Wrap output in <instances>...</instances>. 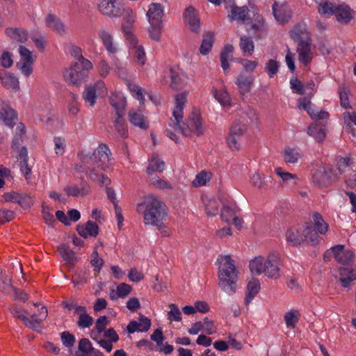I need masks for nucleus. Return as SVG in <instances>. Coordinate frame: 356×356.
Returning a JSON list of instances; mask_svg holds the SVG:
<instances>
[{"instance_id": "f257e3e1", "label": "nucleus", "mask_w": 356, "mask_h": 356, "mask_svg": "<svg viewBox=\"0 0 356 356\" xmlns=\"http://www.w3.org/2000/svg\"><path fill=\"white\" fill-rule=\"evenodd\" d=\"M78 157L80 161L75 165L76 171L85 172L93 181L99 180L101 186L110 184L108 177L102 174L112 165L111 152L106 144H100L92 154L82 151L78 153Z\"/></svg>"}, {"instance_id": "f03ea898", "label": "nucleus", "mask_w": 356, "mask_h": 356, "mask_svg": "<svg viewBox=\"0 0 356 356\" xmlns=\"http://www.w3.org/2000/svg\"><path fill=\"white\" fill-rule=\"evenodd\" d=\"M187 95L188 92H184L175 95V106L172 111L174 121H172V126L175 129L181 131L186 136L193 134L200 136L204 133V128L198 114L193 113L183 127L180 125L184 117L183 110L186 106Z\"/></svg>"}, {"instance_id": "7ed1b4c3", "label": "nucleus", "mask_w": 356, "mask_h": 356, "mask_svg": "<svg viewBox=\"0 0 356 356\" xmlns=\"http://www.w3.org/2000/svg\"><path fill=\"white\" fill-rule=\"evenodd\" d=\"M136 211L143 215L145 225H158L167 217L165 204L153 195L145 196L143 202L136 205Z\"/></svg>"}, {"instance_id": "20e7f679", "label": "nucleus", "mask_w": 356, "mask_h": 356, "mask_svg": "<svg viewBox=\"0 0 356 356\" xmlns=\"http://www.w3.org/2000/svg\"><path fill=\"white\" fill-rule=\"evenodd\" d=\"M281 265L280 256L277 252H273L266 257H257L252 259L249 268L254 275L264 274L270 279L277 280L280 277Z\"/></svg>"}, {"instance_id": "39448f33", "label": "nucleus", "mask_w": 356, "mask_h": 356, "mask_svg": "<svg viewBox=\"0 0 356 356\" xmlns=\"http://www.w3.org/2000/svg\"><path fill=\"white\" fill-rule=\"evenodd\" d=\"M218 261L220 262L218 270L219 286L226 293L232 295L236 291L238 280L234 261L229 255H221Z\"/></svg>"}, {"instance_id": "423d86ee", "label": "nucleus", "mask_w": 356, "mask_h": 356, "mask_svg": "<svg viewBox=\"0 0 356 356\" xmlns=\"http://www.w3.org/2000/svg\"><path fill=\"white\" fill-rule=\"evenodd\" d=\"M165 169V162L159 157L154 156L149 160V165L147 168L148 181L154 186L160 189L171 188V184L168 181L161 179L154 172H161Z\"/></svg>"}, {"instance_id": "0eeeda50", "label": "nucleus", "mask_w": 356, "mask_h": 356, "mask_svg": "<svg viewBox=\"0 0 356 356\" xmlns=\"http://www.w3.org/2000/svg\"><path fill=\"white\" fill-rule=\"evenodd\" d=\"M110 102L112 106L114 107L117 115V118L114 122L115 129L122 137H126L127 129L122 118L126 106L125 99L122 96L112 95L110 97Z\"/></svg>"}, {"instance_id": "6e6552de", "label": "nucleus", "mask_w": 356, "mask_h": 356, "mask_svg": "<svg viewBox=\"0 0 356 356\" xmlns=\"http://www.w3.org/2000/svg\"><path fill=\"white\" fill-rule=\"evenodd\" d=\"M90 70L85 69L80 63H74L64 71L65 79L72 85H79L87 76Z\"/></svg>"}, {"instance_id": "1a4fd4ad", "label": "nucleus", "mask_w": 356, "mask_h": 356, "mask_svg": "<svg viewBox=\"0 0 356 356\" xmlns=\"http://www.w3.org/2000/svg\"><path fill=\"white\" fill-rule=\"evenodd\" d=\"M99 11L105 15L118 17L123 14V0H103L99 5Z\"/></svg>"}, {"instance_id": "9d476101", "label": "nucleus", "mask_w": 356, "mask_h": 356, "mask_svg": "<svg viewBox=\"0 0 356 356\" xmlns=\"http://www.w3.org/2000/svg\"><path fill=\"white\" fill-rule=\"evenodd\" d=\"M332 171L325 166H319L312 172V182L319 188L327 187L332 182Z\"/></svg>"}, {"instance_id": "9b49d317", "label": "nucleus", "mask_w": 356, "mask_h": 356, "mask_svg": "<svg viewBox=\"0 0 356 356\" xmlns=\"http://www.w3.org/2000/svg\"><path fill=\"white\" fill-rule=\"evenodd\" d=\"M298 107L300 109H303L307 111L312 119L323 120L327 119L329 116L328 113L326 111H318L311 101L306 97H300L298 99Z\"/></svg>"}, {"instance_id": "f8f14e48", "label": "nucleus", "mask_w": 356, "mask_h": 356, "mask_svg": "<svg viewBox=\"0 0 356 356\" xmlns=\"http://www.w3.org/2000/svg\"><path fill=\"white\" fill-rule=\"evenodd\" d=\"M47 309L46 307L42 306L38 309V313H33L30 316V317H28L31 325L25 326L33 331L40 332L43 328V321L47 318Z\"/></svg>"}, {"instance_id": "ddd939ff", "label": "nucleus", "mask_w": 356, "mask_h": 356, "mask_svg": "<svg viewBox=\"0 0 356 356\" xmlns=\"http://www.w3.org/2000/svg\"><path fill=\"white\" fill-rule=\"evenodd\" d=\"M170 87L175 90L181 89L186 83L188 77L186 73L178 66L170 68Z\"/></svg>"}, {"instance_id": "4468645a", "label": "nucleus", "mask_w": 356, "mask_h": 356, "mask_svg": "<svg viewBox=\"0 0 356 356\" xmlns=\"http://www.w3.org/2000/svg\"><path fill=\"white\" fill-rule=\"evenodd\" d=\"M291 38L298 43L311 41L310 33L305 23H300L293 26L290 31Z\"/></svg>"}, {"instance_id": "2eb2a0df", "label": "nucleus", "mask_w": 356, "mask_h": 356, "mask_svg": "<svg viewBox=\"0 0 356 356\" xmlns=\"http://www.w3.org/2000/svg\"><path fill=\"white\" fill-rule=\"evenodd\" d=\"M3 197L6 202L17 203L24 208L30 207L32 204L31 197L26 193H18L12 191L4 193Z\"/></svg>"}, {"instance_id": "dca6fc26", "label": "nucleus", "mask_w": 356, "mask_h": 356, "mask_svg": "<svg viewBox=\"0 0 356 356\" xmlns=\"http://www.w3.org/2000/svg\"><path fill=\"white\" fill-rule=\"evenodd\" d=\"M151 320L143 316L140 315L139 317V322L136 321H131L127 325V330L129 334L134 333L135 332H147L151 327Z\"/></svg>"}, {"instance_id": "f3484780", "label": "nucleus", "mask_w": 356, "mask_h": 356, "mask_svg": "<svg viewBox=\"0 0 356 356\" xmlns=\"http://www.w3.org/2000/svg\"><path fill=\"white\" fill-rule=\"evenodd\" d=\"M130 48L133 49V54L136 61L141 66L144 65L146 62V54L144 48L141 45L138 44V40L135 36L127 38Z\"/></svg>"}, {"instance_id": "a211bd4d", "label": "nucleus", "mask_w": 356, "mask_h": 356, "mask_svg": "<svg viewBox=\"0 0 356 356\" xmlns=\"http://www.w3.org/2000/svg\"><path fill=\"white\" fill-rule=\"evenodd\" d=\"M297 52L299 61L304 65H307L313 58V54L311 49V41L298 43L297 45Z\"/></svg>"}, {"instance_id": "6ab92c4d", "label": "nucleus", "mask_w": 356, "mask_h": 356, "mask_svg": "<svg viewBox=\"0 0 356 356\" xmlns=\"http://www.w3.org/2000/svg\"><path fill=\"white\" fill-rule=\"evenodd\" d=\"M123 13H124V17L122 24V30L127 35V38L131 36H134L132 33V26L136 18V14L129 8H124Z\"/></svg>"}, {"instance_id": "aec40b11", "label": "nucleus", "mask_w": 356, "mask_h": 356, "mask_svg": "<svg viewBox=\"0 0 356 356\" xmlns=\"http://www.w3.org/2000/svg\"><path fill=\"white\" fill-rule=\"evenodd\" d=\"M149 23H163V8L160 3H152L146 14Z\"/></svg>"}, {"instance_id": "412c9836", "label": "nucleus", "mask_w": 356, "mask_h": 356, "mask_svg": "<svg viewBox=\"0 0 356 356\" xmlns=\"http://www.w3.org/2000/svg\"><path fill=\"white\" fill-rule=\"evenodd\" d=\"M273 13L275 18L280 23H285L291 17L290 9L286 5L275 3L273 6Z\"/></svg>"}, {"instance_id": "4be33fe9", "label": "nucleus", "mask_w": 356, "mask_h": 356, "mask_svg": "<svg viewBox=\"0 0 356 356\" xmlns=\"http://www.w3.org/2000/svg\"><path fill=\"white\" fill-rule=\"evenodd\" d=\"M353 258V252L350 250L345 249L343 245H335L334 259L337 262L342 264H348Z\"/></svg>"}, {"instance_id": "5701e85b", "label": "nucleus", "mask_w": 356, "mask_h": 356, "mask_svg": "<svg viewBox=\"0 0 356 356\" xmlns=\"http://www.w3.org/2000/svg\"><path fill=\"white\" fill-rule=\"evenodd\" d=\"M184 18L186 22L193 32H197L200 30V19L196 11L193 7H188L186 9Z\"/></svg>"}, {"instance_id": "b1692460", "label": "nucleus", "mask_w": 356, "mask_h": 356, "mask_svg": "<svg viewBox=\"0 0 356 356\" xmlns=\"http://www.w3.org/2000/svg\"><path fill=\"white\" fill-rule=\"evenodd\" d=\"M98 36L108 53L114 54L118 51L117 46L113 43V38L108 30L101 29L98 31Z\"/></svg>"}, {"instance_id": "393cba45", "label": "nucleus", "mask_w": 356, "mask_h": 356, "mask_svg": "<svg viewBox=\"0 0 356 356\" xmlns=\"http://www.w3.org/2000/svg\"><path fill=\"white\" fill-rule=\"evenodd\" d=\"M79 234L83 237H96L99 234V227L96 222L88 220L86 225H79L76 229Z\"/></svg>"}, {"instance_id": "a878e982", "label": "nucleus", "mask_w": 356, "mask_h": 356, "mask_svg": "<svg viewBox=\"0 0 356 356\" xmlns=\"http://www.w3.org/2000/svg\"><path fill=\"white\" fill-rule=\"evenodd\" d=\"M17 113L9 105L3 104L0 107V119L8 126L12 127L17 119Z\"/></svg>"}, {"instance_id": "bb28decb", "label": "nucleus", "mask_w": 356, "mask_h": 356, "mask_svg": "<svg viewBox=\"0 0 356 356\" xmlns=\"http://www.w3.org/2000/svg\"><path fill=\"white\" fill-rule=\"evenodd\" d=\"M286 238L288 243L293 246H298L305 242V238L303 235V231L296 227H291L287 229L286 232Z\"/></svg>"}, {"instance_id": "cd10ccee", "label": "nucleus", "mask_w": 356, "mask_h": 356, "mask_svg": "<svg viewBox=\"0 0 356 356\" xmlns=\"http://www.w3.org/2000/svg\"><path fill=\"white\" fill-rule=\"evenodd\" d=\"M128 115L131 124L134 126L138 127L142 129L148 128V122L140 111L131 109L129 111Z\"/></svg>"}, {"instance_id": "c85d7f7f", "label": "nucleus", "mask_w": 356, "mask_h": 356, "mask_svg": "<svg viewBox=\"0 0 356 356\" xmlns=\"http://www.w3.org/2000/svg\"><path fill=\"white\" fill-rule=\"evenodd\" d=\"M68 51L72 56L78 60L76 63H80L85 69L93 68L92 63L82 56V50L79 47L71 44L68 47Z\"/></svg>"}, {"instance_id": "c756f323", "label": "nucleus", "mask_w": 356, "mask_h": 356, "mask_svg": "<svg viewBox=\"0 0 356 356\" xmlns=\"http://www.w3.org/2000/svg\"><path fill=\"white\" fill-rule=\"evenodd\" d=\"M254 76L252 75L240 74L236 79L235 83L237 85L241 95L250 92L254 82Z\"/></svg>"}, {"instance_id": "7c9ffc66", "label": "nucleus", "mask_w": 356, "mask_h": 356, "mask_svg": "<svg viewBox=\"0 0 356 356\" xmlns=\"http://www.w3.org/2000/svg\"><path fill=\"white\" fill-rule=\"evenodd\" d=\"M58 252L66 264L74 265L77 261L76 253L70 248L62 243L58 246Z\"/></svg>"}, {"instance_id": "2f4dec72", "label": "nucleus", "mask_w": 356, "mask_h": 356, "mask_svg": "<svg viewBox=\"0 0 356 356\" xmlns=\"http://www.w3.org/2000/svg\"><path fill=\"white\" fill-rule=\"evenodd\" d=\"M339 273V281L343 287H348L351 282L356 280V270L350 267L340 268Z\"/></svg>"}, {"instance_id": "473e14b6", "label": "nucleus", "mask_w": 356, "mask_h": 356, "mask_svg": "<svg viewBox=\"0 0 356 356\" xmlns=\"http://www.w3.org/2000/svg\"><path fill=\"white\" fill-rule=\"evenodd\" d=\"M248 13V8L247 6L238 7L235 5H232L231 13L229 15V17L231 20L243 23L247 19Z\"/></svg>"}, {"instance_id": "72a5a7b5", "label": "nucleus", "mask_w": 356, "mask_h": 356, "mask_svg": "<svg viewBox=\"0 0 356 356\" xmlns=\"http://www.w3.org/2000/svg\"><path fill=\"white\" fill-rule=\"evenodd\" d=\"M68 196L78 197L87 195L90 192V187L87 183H82L81 187L75 185L67 186L64 188Z\"/></svg>"}, {"instance_id": "f704fd0d", "label": "nucleus", "mask_w": 356, "mask_h": 356, "mask_svg": "<svg viewBox=\"0 0 356 356\" xmlns=\"http://www.w3.org/2000/svg\"><path fill=\"white\" fill-rule=\"evenodd\" d=\"M260 289V283L257 279H252L247 286V293L245 298V305H249L258 293Z\"/></svg>"}, {"instance_id": "c9c22d12", "label": "nucleus", "mask_w": 356, "mask_h": 356, "mask_svg": "<svg viewBox=\"0 0 356 356\" xmlns=\"http://www.w3.org/2000/svg\"><path fill=\"white\" fill-rule=\"evenodd\" d=\"M0 79L2 84L8 88L17 90L19 88L18 79L10 72H0Z\"/></svg>"}, {"instance_id": "e433bc0d", "label": "nucleus", "mask_w": 356, "mask_h": 356, "mask_svg": "<svg viewBox=\"0 0 356 356\" xmlns=\"http://www.w3.org/2000/svg\"><path fill=\"white\" fill-rule=\"evenodd\" d=\"M334 15L339 22L343 23H348L353 19L351 10L347 6H337Z\"/></svg>"}, {"instance_id": "4c0bfd02", "label": "nucleus", "mask_w": 356, "mask_h": 356, "mask_svg": "<svg viewBox=\"0 0 356 356\" xmlns=\"http://www.w3.org/2000/svg\"><path fill=\"white\" fill-rule=\"evenodd\" d=\"M46 26L51 28L54 31L63 34L65 31V25L62 22L53 15H48L45 20Z\"/></svg>"}, {"instance_id": "58836bf2", "label": "nucleus", "mask_w": 356, "mask_h": 356, "mask_svg": "<svg viewBox=\"0 0 356 356\" xmlns=\"http://www.w3.org/2000/svg\"><path fill=\"white\" fill-rule=\"evenodd\" d=\"M5 33L10 38L21 43H24L28 40L27 31L19 28H8Z\"/></svg>"}, {"instance_id": "ea45409f", "label": "nucleus", "mask_w": 356, "mask_h": 356, "mask_svg": "<svg viewBox=\"0 0 356 356\" xmlns=\"http://www.w3.org/2000/svg\"><path fill=\"white\" fill-rule=\"evenodd\" d=\"M239 115H241L242 122H245V124L248 123L257 124L258 122V115L257 112L250 106H247L243 111H241Z\"/></svg>"}, {"instance_id": "a19ab883", "label": "nucleus", "mask_w": 356, "mask_h": 356, "mask_svg": "<svg viewBox=\"0 0 356 356\" xmlns=\"http://www.w3.org/2000/svg\"><path fill=\"white\" fill-rule=\"evenodd\" d=\"M214 42V33L213 32H207L203 35L200 52L202 55H207L213 47Z\"/></svg>"}, {"instance_id": "79ce46f5", "label": "nucleus", "mask_w": 356, "mask_h": 356, "mask_svg": "<svg viewBox=\"0 0 356 356\" xmlns=\"http://www.w3.org/2000/svg\"><path fill=\"white\" fill-rule=\"evenodd\" d=\"M239 46L244 56H251L254 49V45L251 38L243 35L241 37Z\"/></svg>"}, {"instance_id": "37998d69", "label": "nucleus", "mask_w": 356, "mask_h": 356, "mask_svg": "<svg viewBox=\"0 0 356 356\" xmlns=\"http://www.w3.org/2000/svg\"><path fill=\"white\" fill-rule=\"evenodd\" d=\"M246 131L247 126L245 123L242 122L241 120H236L232 124L228 134L243 138Z\"/></svg>"}, {"instance_id": "c03bdc74", "label": "nucleus", "mask_w": 356, "mask_h": 356, "mask_svg": "<svg viewBox=\"0 0 356 356\" xmlns=\"http://www.w3.org/2000/svg\"><path fill=\"white\" fill-rule=\"evenodd\" d=\"M163 28V23H149L147 30L149 38L154 41L160 42Z\"/></svg>"}, {"instance_id": "a18cd8bd", "label": "nucleus", "mask_w": 356, "mask_h": 356, "mask_svg": "<svg viewBox=\"0 0 356 356\" xmlns=\"http://www.w3.org/2000/svg\"><path fill=\"white\" fill-rule=\"evenodd\" d=\"M202 200L205 206L206 213L208 216H213L218 214L219 203L216 200L209 198L208 197H205Z\"/></svg>"}, {"instance_id": "49530a36", "label": "nucleus", "mask_w": 356, "mask_h": 356, "mask_svg": "<svg viewBox=\"0 0 356 356\" xmlns=\"http://www.w3.org/2000/svg\"><path fill=\"white\" fill-rule=\"evenodd\" d=\"M307 134L320 142L325 138V129L318 124H312L307 129Z\"/></svg>"}, {"instance_id": "de8ad7c7", "label": "nucleus", "mask_w": 356, "mask_h": 356, "mask_svg": "<svg viewBox=\"0 0 356 356\" xmlns=\"http://www.w3.org/2000/svg\"><path fill=\"white\" fill-rule=\"evenodd\" d=\"M301 157L299 149L296 148L286 147L284 151V159L286 163H296Z\"/></svg>"}, {"instance_id": "09e8293b", "label": "nucleus", "mask_w": 356, "mask_h": 356, "mask_svg": "<svg viewBox=\"0 0 356 356\" xmlns=\"http://www.w3.org/2000/svg\"><path fill=\"white\" fill-rule=\"evenodd\" d=\"M313 221L314 227L316 229L318 233L324 235L328 230V225L325 222L322 216L318 213L313 215Z\"/></svg>"}, {"instance_id": "8fccbe9b", "label": "nucleus", "mask_w": 356, "mask_h": 356, "mask_svg": "<svg viewBox=\"0 0 356 356\" xmlns=\"http://www.w3.org/2000/svg\"><path fill=\"white\" fill-rule=\"evenodd\" d=\"M317 231L312 227H307L303 230L305 241L311 245H316L319 242V236Z\"/></svg>"}, {"instance_id": "3c124183", "label": "nucleus", "mask_w": 356, "mask_h": 356, "mask_svg": "<svg viewBox=\"0 0 356 356\" xmlns=\"http://www.w3.org/2000/svg\"><path fill=\"white\" fill-rule=\"evenodd\" d=\"M97 95L95 87H92V85L86 86L85 90L83 93V97L86 102L89 103L92 106H94Z\"/></svg>"}, {"instance_id": "603ef678", "label": "nucleus", "mask_w": 356, "mask_h": 356, "mask_svg": "<svg viewBox=\"0 0 356 356\" xmlns=\"http://www.w3.org/2000/svg\"><path fill=\"white\" fill-rule=\"evenodd\" d=\"M337 6L329 1H323L318 5V13L322 15L331 16L334 15Z\"/></svg>"}, {"instance_id": "864d4df0", "label": "nucleus", "mask_w": 356, "mask_h": 356, "mask_svg": "<svg viewBox=\"0 0 356 356\" xmlns=\"http://www.w3.org/2000/svg\"><path fill=\"white\" fill-rule=\"evenodd\" d=\"M11 314L19 319H20L24 325H31L30 322L29 321L28 317L24 315L27 312L25 311L20 307L15 305L12 308L10 309Z\"/></svg>"}, {"instance_id": "5fc2aeb1", "label": "nucleus", "mask_w": 356, "mask_h": 356, "mask_svg": "<svg viewBox=\"0 0 356 356\" xmlns=\"http://www.w3.org/2000/svg\"><path fill=\"white\" fill-rule=\"evenodd\" d=\"M284 318L288 327L294 328L299 320V312L291 310L285 314Z\"/></svg>"}, {"instance_id": "6e6d98bb", "label": "nucleus", "mask_w": 356, "mask_h": 356, "mask_svg": "<svg viewBox=\"0 0 356 356\" xmlns=\"http://www.w3.org/2000/svg\"><path fill=\"white\" fill-rule=\"evenodd\" d=\"M214 97L218 100V102L222 106H230L231 105V98L226 90H221L218 91L215 90Z\"/></svg>"}, {"instance_id": "4d7b16f0", "label": "nucleus", "mask_w": 356, "mask_h": 356, "mask_svg": "<svg viewBox=\"0 0 356 356\" xmlns=\"http://www.w3.org/2000/svg\"><path fill=\"white\" fill-rule=\"evenodd\" d=\"M77 99H78L77 95H76L73 92L70 93V101L68 102V105H67L68 112L70 115L76 116L80 111L79 105L77 102Z\"/></svg>"}, {"instance_id": "13d9d810", "label": "nucleus", "mask_w": 356, "mask_h": 356, "mask_svg": "<svg viewBox=\"0 0 356 356\" xmlns=\"http://www.w3.org/2000/svg\"><path fill=\"white\" fill-rule=\"evenodd\" d=\"M14 287L11 284L10 278L2 271L0 272V290L8 293Z\"/></svg>"}, {"instance_id": "bf43d9fd", "label": "nucleus", "mask_w": 356, "mask_h": 356, "mask_svg": "<svg viewBox=\"0 0 356 356\" xmlns=\"http://www.w3.org/2000/svg\"><path fill=\"white\" fill-rule=\"evenodd\" d=\"M210 179V175L205 171H202L196 175L195 179L193 181V186L195 187L205 186Z\"/></svg>"}, {"instance_id": "052dcab7", "label": "nucleus", "mask_w": 356, "mask_h": 356, "mask_svg": "<svg viewBox=\"0 0 356 356\" xmlns=\"http://www.w3.org/2000/svg\"><path fill=\"white\" fill-rule=\"evenodd\" d=\"M170 311L168 312V319L170 321L179 322L181 321V313L175 304L169 305Z\"/></svg>"}, {"instance_id": "680f3d73", "label": "nucleus", "mask_w": 356, "mask_h": 356, "mask_svg": "<svg viewBox=\"0 0 356 356\" xmlns=\"http://www.w3.org/2000/svg\"><path fill=\"white\" fill-rule=\"evenodd\" d=\"M128 88L132 96L138 99L141 104H143L145 97L143 95V89L134 83H129Z\"/></svg>"}, {"instance_id": "e2e57ef3", "label": "nucleus", "mask_w": 356, "mask_h": 356, "mask_svg": "<svg viewBox=\"0 0 356 356\" xmlns=\"http://www.w3.org/2000/svg\"><path fill=\"white\" fill-rule=\"evenodd\" d=\"M343 118L345 122H346V129L350 132H352L353 136H356L353 132L352 129L353 125L356 126V113L355 112H345L343 113Z\"/></svg>"}, {"instance_id": "0e129e2a", "label": "nucleus", "mask_w": 356, "mask_h": 356, "mask_svg": "<svg viewBox=\"0 0 356 356\" xmlns=\"http://www.w3.org/2000/svg\"><path fill=\"white\" fill-rule=\"evenodd\" d=\"M241 140L242 138L229 134L226 139L227 144L232 151L238 150L240 149Z\"/></svg>"}, {"instance_id": "69168bd1", "label": "nucleus", "mask_w": 356, "mask_h": 356, "mask_svg": "<svg viewBox=\"0 0 356 356\" xmlns=\"http://www.w3.org/2000/svg\"><path fill=\"white\" fill-rule=\"evenodd\" d=\"M19 53L21 57L20 61L23 63H33L34 58L32 52L26 47L20 45L19 47Z\"/></svg>"}, {"instance_id": "338daca9", "label": "nucleus", "mask_w": 356, "mask_h": 356, "mask_svg": "<svg viewBox=\"0 0 356 356\" xmlns=\"http://www.w3.org/2000/svg\"><path fill=\"white\" fill-rule=\"evenodd\" d=\"M280 64L277 60L270 59L266 63L265 70L268 76L272 78L277 73Z\"/></svg>"}, {"instance_id": "774afa93", "label": "nucleus", "mask_w": 356, "mask_h": 356, "mask_svg": "<svg viewBox=\"0 0 356 356\" xmlns=\"http://www.w3.org/2000/svg\"><path fill=\"white\" fill-rule=\"evenodd\" d=\"M93 321V318L86 313V314H82V316L79 317L77 325L80 328L83 329L90 327L92 325Z\"/></svg>"}]
</instances>
